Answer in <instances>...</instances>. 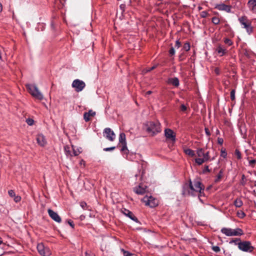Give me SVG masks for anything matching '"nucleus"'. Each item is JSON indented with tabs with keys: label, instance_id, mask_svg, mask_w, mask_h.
I'll return each mask as SVG.
<instances>
[{
	"label": "nucleus",
	"instance_id": "nucleus-1",
	"mask_svg": "<svg viewBox=\"0 0 256 256\" xmlns=\"http://www.w3.org/2000/svg\"><path fill=\"white\" fill-rule=\"evenodd\" d=\"M189 186L188 194L193 196L198 195L200 200L202 201L200 199V196H202V190H204V187L202 183L197 180H194L193 182L190 181Z\"/></svg>",
	"mask_w": 256,
	"mask_h": 256
},
{
	"label": "nucleus",
	"instance_id": "nucleus-2",
	"mask_svg": "<svg viewBox=\"0 0 256 256\" xmlns=\"http://www.w3.org/2000/svg\"><path fill=\"white\" fill-rule=\"evenodd\" d=\"M26 86L29 93L35 98L38 100L44 99V96L38 86L34 84H26Z\"/></svg>",
	"mask_w": 256,
	"mask_h": 256
},
{
	"label": "nucleus",
	"instance_id": "nucleus-3",
	"mask_svg": "<svg viewBox=\"0 0 256 256\" xmlns=\"http://www.w3.org/2000/svg\"><path fill=\"white\" fill-rule=\"evenodd\" d=\"M220 231L228 236H240L244 234L243 230L238 228L235 229L223 228L221 229Z\"/></svg>",
	"mask_w": 256,
	"mask_h": 256
},
{
	"label": "nucleus",
	"instance_id": "nucleus-4",
	"mask_svg": "<svg viewBox=\"0 0 256 256\" xmlns=\"http://www.w3.org/2000/svg\"><path fill=\"white\" fill-rule=\"evenodd\" d=\"M146 129L148 132L154 136L161 130L160 124L158 122H148L146 125Z\"/></svg>",
	"mask_w": 256,
	"mask_h": 256
},
{
	"label": "nucleus",
	"instance_id": "nucleus-5",
	"mask_svg": "<svg viewBox=\"0 0 256 256\" xmlns=\"http://www.w3.org/2000/svg\"><path fill=\"white\" fill-rule=\"evenodd\" d=\"M238 246L240 250L245 252H252L254 249L249 241L240 242H238Z\"/></svg>",
	"mask_w": 256,
	"mask_h": 256
},
{
	"label": "nucleus",
	"instance_id": "nucleus-6",
	"mask_svg": "<svg viewBox=\"0 0 256 256\" xmlns=\"http://www.w3.org/2000/svg\"><path fill=\"white\" fill-rule=\"evenodd\" d=\"M142 200L145 203L146 205L151 208L155 207L158 204V200L151 196H146L142 198Z\"/></svg>",
	"mask_w": 256,
	"mask_h": 256
},
{
	"label": "nucleus",
	"instance_id": "nucleus-7",
	"mask_svg": "<svg viewBox=\"0 0 256 256\" xmlns=\"http://www.w3.org/2000/svg\"><path fill=\"white\" fill-rule=\"evenodd\" d=\"M72 86L74 88L76 92H80L85 88L86 84L82 80L76 79L72 82Z\"/></svg>",
	"mask_w": 256,
	"mask_h": 256
},
{
	"label": "nucleus",
	"instance_id": "nucleus-8",
	"mask_svg": "<svg viewBox=\"0 0 256 256\" xmlns=\"http://www.w3.org/2000/svg\"><path fill=\"white\" fill-rule=\"evenodd\" d=\"M37 249L39 254L42 256H50V249L48 248L44 247L42 243L38 244Z\"/></svg>",
	"mask_w": 256,
	"mask_h": 256
},
{
	"label": "nucleus",
	"instance_id": "nucleus-9",
	"mask_svg": "<svg viewBox=\"0 0 256 256\" xmlns=\"http://www.w3.org/2000/svg\"><path fill=\"white\" fill-rule=\"evenodd\" d=\"M104 136L110 142L114 141L116 138L114 132L110 128H106L104 130Z\"/></svg>",
	"mask_w": 256,
	"mask_h": 256
},
{
	"label": "nucleus",
	"instance_id": "nucleus-10",
	"mask_svg": "<svg viewBox=\"0 0 256 256\" xmlns=\"http://www.w3.org/2000/svg\"><path fill=\"white\" fill-rule=\"evenodd\" d=\"M238 21L244 28L246 29L248 32L250 28V24L249 20L246 16H242L238 18Z\"/></svg>",
	"mask_w": 256,
	"mask_h": 256
},
{
	"label": "nucleus",
	"instance_id": "nucleus-11",
	"mask_svg": "<svg viewBox=\"0 0 256 256\" xmlns=\"http://www.w3.org/2000/svg\"><path fill=\"white\" fill-rule=\"evenodd\" d=\"M50 216L54 221L57 222H60L62 221L61 218L58 214L50 209L48 210Z\"/></svg>",
	"mask_w": 256,
	"mask_h": 256
},
{
	"label": "nucleus",
	"instance_id": "nucleus-12",
	"mask_svg": "<svg viewBox=\"0 0 256 256\" xmlns=\"http://www.w3.org/2000/svg\"><path fill=\"white\" fill-rule=\"evenodd\" d=\"M147 186L140 184L138 187L134 188V191L138 194H144L147 191Z\"/></svg>",
	"mask_w": 256,
	"mask_h": 256
},
{
	"label": "nucleus",
	"instance_id": "nucleus-13",
	"mask_svg": "<svg viewBox=\"0 0 256 256\" xmlns=\"http://www.w3.org/2000/svg\"><path fill=\"white\" fill-rule=\"evenodd\" d=\"M166 137L172 140V142H174L176 140V136L174 134V132L169 128L166 129L164 130Z\"/></svg>",
	"mask_w": 256,
	"mask_h": 256
},
{
	"label": "nucleus",
	"instance_id": "nucleus-14",
	"mask_svg": "<svg viewBox=\"0 0 256 256\" xmlns=\"http://www.w3.org/2000/svg\"><path fill=\"white\" fill-rule=\"evenodd\" d=\"M216 8L220 10H224L228 12H231V6L225 4H218L216 6Z\"/></svg>",
	"mask_w": 256,
	"mask_h": 256
},
{
	"label": "nucleus",
	"instance_id": "nucleus-15",
	"mask_svg": "<svg viewBox=\"0 0 256 256\" xmlns=\"http://www.w3.org/2000/svg\"><path fill=\"white\" fill-rule=\"evenodd\" d=\"M96 115V112L92 110H89L88 112H86L84 114V119L86 122L90 120V117L94 116Z\"/></svg>",
	"mask_w": 256,
	"mask_h": 256
},
{
	"label": "nucleus",
	"instance_id": "nucleus-16",
	"mask_svg": "<svg viewBox=\"0 0 256 256\" xmlns=\"http://www.w3.org/2000/svg\"><path fill=\"white\" fill-rule=\"evenodd\" d=\"M122 212L124 215L130 218L131 220L136 222H139L138 218L134 216L132 212H130L129 210L124 209V211H122Z\"/></svg>",
	"mask_w": 256,
	"mask_h": 256
},
{
	"label": "nucleus",
	"instance_id": "nucleus-17",
	"mask_svg": "<svg viewBox=\"0 0 256 256\" xmlns=\"http://www.w3.org/2000/svg\"><path fill=\"white\" fill-rule=\"evenodd\" d=\"M36 140L38 144L42 146H45L46 142L44 136L42 134H39L37 136Z\"/></svg>",
	"mask_w": 256,
	"mask_h": 256
},
{
	"label": "nucleus",
	"instance_id": "nucleus-18",
	"mask_svg": "<svg viewBox=\"0 0 256 256\" xmlns=\"http://www.w3.org/2000/svg\"><path fill=\"white\" fill-rule=\"evenodd\" d=\"M248 5L253 12H256V0H250L248 2Z\"/></svg>",
	"mask_w": 256,
	"mask_h": 256
},
{
	"label": "nucleus",
	"instance_id": "nucleus-19",
	"mask_svg": "<svg viewBox=\"0 0 256 256\" xmlns=\"http://www.w3.org/2000/svg\"><path fill=\"white\" fill-rule=\"evenodd\" d=\"M64 152L67 156H73L72 154V146H66L64 147Z\"/></svg>",
	"mask_w": 256,
	"mask_h": 256
},
{
	"label": "nucleus",
	"instance_id": "nucleus-20",
	"mask_svg": "<svg viewBox=\"0 0 256 256\" xmlns=\"http://www.w3.org/2000/svg\"><path fill=\"white\" fill-rule=\"evenodd\" d=\"M169 82L176 86H179V80L177 78H174L170 79Z\"/></svg>",
	"mask_w": 256,
	"mask_h": 256
},
{
	"label": "nucleus",
	"instance_id": "nucleus-21",
	"mask_svg": "<svg viewBox=\"0 0 256 256\" xmlns=\"http://www.w3.org/2000/svg\"><path fill=\"white\" fill-rule=\"evenodd\" d=\"M119 142L122 144H126V135L124 133H120L119 136Z\"/></svg>",
	"mask_w": 256,
	"mask_h": 256
},
{
	"label": "nucleus",
	"instance_id": "nucleus-22",
	"mask_svg": "<svg viewBox=\"0 0 256 256\" xmlns=\"http://www.w3.org/2000/svg\"><path fill=\"white\" fill-rule=\"evenodd\" d=\"M216 51L220 56H223L226 52V50L220 46L216 48Z\"/></svg>",
	"mask_w": 256,
	"mask_h": 256
},
{
	"label": "nucleus",
	"instance_id": "nucleus-23",
	"mask_svg": "<svg viewBox=\"0 0 256 256\" xmlns=\"http://www.w3.org/2000/svg\"><path fill=\"white\" fill-rule=\"evenodd\" d=\"M185 154L190 156L193 157L195 156L194 152L191 149L187 148L184 150Z\"/></svg>",
	"mask_w": 256,
	"mask_h": 256
},
{
	"label": "nucleus",
	"instance_id": "nucleus-24",
	"mask_svg": "<svg viewBox=\"0 0 256 256\" xmlns=\"http://www.w3.org/2000/svg\"><path fill=\"white\" fill-rule=\"evenodd\" d=\"M204 152L203 148H198L196 151V154L198 158H204Z\"/></svg>",
	"mask_w": 256,
	"mask_h": 256
},
{
	"label": "nucleus",
	"instance_id": "nucleus-25",
	"mask_svg": "<svg viewBox=\"0 0 256 256\" xmlns=\"http://www.w3.org/2000/svg\"><path fill=\"white\" fill-rule=\"evenodd\" d=\"M206 162V160H204V158H198L195 159V162L198 164V165H201L204 162Z\"/></svg>",
	"mask_w": 256,
	"mask_h": 256
},
{
	"label": "nucleus",
	"instance_id": "nucleus-26",
	"mask_svg": "<svg viewBox=\"0 0 256 256\" xmlns=\"http://www.w3.org/2000/svg\"><path fill=\"white\" fill-rule=\"evenodd\" d=\"M158 66V64H156L154 66H152V68H145L143 70H142V73L144 74H145L147 72H150L151 70L155 69L156 67Z\"/></svg>",
	"mask_w": 256,
	"mask_h": 256
},
{
	"label": "nucleus",
	"instance_id": "nucleus-27",
	"mask_svg": "<svg viewBox=\"0 0 256 256\" xmlns=\"http://www.w3.org/2000/svg\"><path fill=\"white\" fill-rule=\"evenodd\" d=\"M81 148H76V149L74 147L72 146V154L73 156H78L80 152L81 151L80 150Z\"/></svg>",
	"mask_w": 256,
	"mask_h": 256
},
{
	"label": "nucleus",
	"instance_id": "nucleus-28",
	"mask_svg": "<svg viewBox=\"0 0 256 256\" xmlns=\"http://www.w3.org/2000/svg\"><path fill=\"white\" fill-rule=\"evenodd\" d=\"M242 204V202L240 199H236L234 201V205L237 208H240Z\"/></svg>",
	"mask_w": 256,
	"mask_h": 256
},
{
	"label": "nucleus",
	"instance_id": "nucleus-29",
	"mask_svg": "<svg viewBox=\"0 0 256 256\" xmlns=\"http://www.w3.org/2000/svg\"><path fill=\"white\" fill-rule=\"evenodd\" d=\"M223 172L222 170H220L219 172V174H218L217 178L215 180L216 182H218L221 179L222 176Z\"/></svg>",
	"mask_w": 256,
	"mask_h": 256
},
{
	"label": "nucleus",
	"instance_id": "nucleus-30",
	"mask_svg": "<svg viewBox=\"0 0 256 256\" xmlns=\"http://www.w3.org/2000/svg\"><path fill=\"white\" fill-rule=\"evenodd\" d=\"M210 15V14L206 11H202L200 12V16L204 18H206L209 16Z\"/></svg>",
	"mask_w": 256,
	"mask_h": 256
},
{
	"label": "nucleus",
	"instance_id": "nucleus-31",
	"mask_svg": "<svg viewBox=\"0 0 256 256\" xmlns=\"http://www.w3.org/2000/svg\"><path fill=\"white\" fill-rule=\"evenodd\" d=\"M210 158V156H209V152H204V160H206L207 162L209 160Z\"/></svg>",
	"mask_w": 256,
	"mask_h": 256
},
{
	"label": "nucleus",
	"instance_id": "nucleus-32",
	"mask_svg": "<svg viewBox=\"0 0 256 256\" xmlns=\"http://www.w3.org/2000/svg\"><path fill=\"white\" fill-rule=\"evenodd\" d=\"M212 22L215 24H217L219 23L220 22V20L217 17H214L212 18Z\"/></svg>",
	"mask_w": 256,
	"mask_h": 256
},
{
	"label": "nucleus",
	"instance_id": "nucleus-33",
	"mask_svg": "<svg viewBox=\"0 0 256 256\" xmlns=\"http://www.w3.org/2000/svg\"><path fill=\"white\" fill-rule=\"evenodd\" d=\"M184 49L188 51L190 49V44L189 43H186L184 46Z\"/></svg>",
	"mask_w": 256,
	"mask_h": 256
},
{
	"label": "nucleus",
	"instance_id": "nucleus-34",
	"mask_svg": "<svg viewBox=\"0 0 256 256\" xmlns=\"http://www.w3.org/2000/svg\"><path fill=\"white\" fill-rule=\"evenodd\" d=\"M230 98L232 100L235 99V90H232L230 92Z\"/></svg>",
	"mask_w": 256,
	"mask_h": 256
},
{
	"label": "nucleus",
	"instance_id": "nucleus-35",
	"mask_svg": "<svg viewBox=\"0 0 256 256\" xmlns=\"http://www.w3.org/2000/svg\"><path fill=\"white\" fill-rule=\"evenodd\" d=\"M235 154L238 159L241 158V154L239 150H236L235 151Z\"/></svg>",
	"mask_w": 256,
	"mask_h": 256
},
{
	"label": "nucleus",
	"instance_id": "nucleus-36",
	"mask_svg": "<svg viewBox=\"0 0 256 256\" xmlns=\"http://www.w3.org/2000/svg\"><path fill=\"white\" fill-rule=\"evenodd\" d=\"M26 122H27V124L29 125V126H32L34 124V120L32 119H31V118H28L26 120Z\"/></svg>",
	"mask_w": 256,
	"mask_h": 256
},
{
	"label": "nucleus",
	"instance_id": "nucleus-37",
	"mask_svg": "<svg viewBox=\"0 0 256 256\" xmlns=\"http://www.w3.org/2000/svg\"><path fill=\"white\" fill-rule=\"evenodd\" d=\"M224 42L225 44H228V46H230L232 44V40L230 39L227 38L224 40Z\"/></svg>",
	"mask_w": 256,
	"mask_h": 256
},
{
	"label": "nucleus",
	"instance_id": "nucleus-38",
	"mask_svg": "<svg viewBox=\"0 0 256 256\" xmlns=\"http://www.w3.org/2000/svg\"><path fill=\"white\" fill-rule=\"evenodd\" d=\"M8 194L10 197H14L16 196L15 192L13 190H10Z\"/></svg>",
	"mask_w": 256,
	"mask_h": 256
},
{
	"label": "nucleus",
	"instance_id": "nucleus-39",
	"mask_svg": "<svg viewBox=\"0 0 256 256\" xmlns=\"http://www.w3.org/2000/svg\"><path fill=\"white\" fill-rule=\"evenodd\" d=\"M238 241H240V238H236L230 241V244L234 243L236 244H238L237 242Z\"/></svg>",
	"mask_w": 256,
	"mask_h": 256
},
{
	"label": "nucleus",
	"instance_id": "nucleus-40",
	"mask_svg": "<svg viewBox=\"0 0 256 256\" xmlns=\"http://www.w3.org/2000/svg\"><path fill=\"white\" fill-rule=\"evenodd\" d=\"M212 249L216 252H218L220 251V248L218 246H212Z\"/></svg>",
	"mask_w": 256,
	"mask_h": 256
},
{
	"label": "nucleus",
	"instance_id": "nucleus-41",
	"mask_svg": "<svg viewBox=\"0 0 256 256\" xmlns=\"http://www.w3.org/2000/svg\"><path fill=\"white\" fill-rule=\"evenodd\" d=\"M115 148H116L115 146H112V147H110V148H104V150L106 151V152L111 151V150H114Z\"/></svg>",
	"mask_w": 256,
	"mask_h": 256
},
{
	"label": "nucleus",
	"instance_id": "nucleus-42",
	"mask_svg": "<svg viewBox=\"0 0 256 256\" xmlns=\"http://www.w3.org/2000/svg\"><path fill=\"white\" fill-rule=\"evenodd\" d=\"M20 200H21V198H20V196H16L14 197V200L16 202H19Z\"/></svg>",
	"mask_w": 256,
	"mask_h": 256
},
{
	"label": "nucleus",
	"instance_id": "nucleus-43",
	"mask_svg": "<svg viewBox=\"0 0 256 256\" xmlns=\"http://www.w3.org/2000/svg\"><path fill=\"white\" fill-rule=\"evenodd\" d=\"M122 250L124 252V256H132L133 254H131L128 251L124 250Z\"/></svg>",
	"mask_w": 256,
	"mask_h": 256
},
{
	"label": "nucleus",
	"instance_id": "nucleus-44",
	"mask_svg": "<svg viewBox=\"0 0 256 256\" xmlns=\"http://www.w3.org/2000/svg\"><path fill=\"white\" fill-rule=\"evenodd\" d=\"M169 52H170V55H171V56H173L174 54L175 50L173 47H172L170 48V50Z\"/></svg>",
	"mask_w": 256,
	"mask_h": 256
},
{
	"label": "nucleus",
	"instance_id": "nucleus-45",
	"mask_svg": "<svg viewBox=\"0 0 256 256\" xmlns=\"http://www.w3.org/2000/svg\"><path fill=\"white\" fill-rule=\"evenodd\" d=\"M122 148H121V151L124 152L125 150H127V146H126V143L122 144Z\"/></svg>",
	"mask_w": 256,
	"mask_h": 256
},
{
	"label": "nucleus",
	"instance_id": "nucleus-46",
	"mask_svg": "<svg viewBox=\"0 0 256 256\" xmlns=\"http://www.w3.org/2000/svg\"><path fill=\"white\" fill-rule=\"evenodd\" d=\"M238 217L240 218H243L246 216L244 212H238Z\"/></svg>",
	"mask_w": 256,
	"mask_h": 256
},
{
	"label": "nucleus",
	"instance_id": "nucleus-47",
	"mask_svg": "<svg viewBox=\"0 0 256 256\" xmlns=\"http://www.w3.org/2000/svg\"><path fill=\"white\" fill-rule=\"evenodd\" d=\"M180 110L184 112L186 110L187 107L184 104H182L180 106Z\"/></svg>",
	"mask_w": 256,
	"mask_h": 256
},
{
	"label": "nucleus",
	"instance_id": "nucleus-48",
	"mask_svg": "<svg viewBox=\"0 0 256 256\" xmlns=\"http://www.w3.org/2000/svg\"><path fill=\"white\" fill-rule=\"evenodd\" d=\"M80 205L81 207L84 210L86 209V208L87 206V204L85 202H81Z\"/></svg>",
	"mask_w": 256,
	"mask_h": 256
},
{
	"label": "nucleus",
	"instance_id": "nucleus-49",
	"mask_svg": "<svg viewBox=\"0 0 256 256\" xmlns=\"http://www.w3.org/2000/svg\"><path fill=\"white\" fill-rule=\"evenodd\" d=\"M256 160H252L249 162V164L250 166H254L256 164Z\"/></svg>",
	"mask_w": 256,
	"mask_h": 256
},
{
	"label": "nucleus",
	"instance_id": "nucleus-50",
	"mask_svg": "<svg viewBox=\"0 0 256 256\" xmlns=\"http://www.w3.org/2000/svg\"><path fill=\"white\" fill-rule=\"evenodd\" d=\"M204 130H205V132H206V134L208 136H210V130H209L208 128H205V129H204Z\"/></svg>",
	"mask_w": 256,
	"mask_h": 256
},
{
	"label": "nucleus",
	"instance_id": "nucleus-51",
	"mask_svg": "<svg viewBox=\"0 0 256 256\" xmlns=\"http://www.w3.org/2000/svg\"><path fill=\"white\" fill-rule=\"evenodd\" d=\"M68 224L72 228H74V224L73 223V222L70 220L68 221Z\"/></svg>",
	"mask_w": 256,
	"mask_h": 256
},
{
	"label": "nucleus",
	"instance_id": "nucleus-52",
	"mask_svg": "<svg viewBox=\"0 0 256 256\" xmlns=\"http://www.w3.org/2000/svg\"><path fill=\"white\" fill-rule=\"evenodd\" d=\"M218 143L220 144H222L223 142H224L223 139L222 138H218Z\"/></svg>",
	"mask_w": 256,
	"mask_h": 256
},
{
	"label": "nucleus",
	"instance_id": "nucleus-53",
	"mask_svg": "<svg viewBox=\"0 0 256 256\" xmlns=\"http://www.w3.org/2000/svg\"><path fill=\"white\" fill-rule=\"evenodd\" d=\"M180 43L178 40L176 41V46L178 48H180Z\"/></svg>",
	"mask_w": 256,
	"mask_h": 256
},
{
	"label": "nucleus",
	"instance_id": "nucleus-54",
	"mask_svg": "<svg viewBox=\"0 0 256 256\" xmlns=\"http://www.w3.org/2000/svg\"><path fill=\"white\" fill-rule=\"evenodd\" d=\"M210 172V170L208 169V166H206L204 167V172Z\"/></svg>",
	"mask_w": 256,
	"mask_h": 256
},
{
	"label": "nucleus",
	"instance_id": "nucleus-55",
	"mask_svg": "<svg viewBox=\"0 0 256 256\" xmlns=\"http://www.w3.org/2000/svg\"><path fill=\"white\" fill-rule=\"evenodd\" d=\"M221 156L224 158L226 156V153L224 151H222Z\"/></svg>",
	"mask_w": 256,
	"mask_h": 256
},
{
	"label": "nucleus",
	"instance_id": "nucleus-56",
	"mask_svg": "<svg viewBox=\"0 0 256 256\" xmlns=\"http://www.w3.org/2000/svg\"><path fill=\"white\" fill-rule=\"evenodd\" d=\"M152 93V92L150 90H149L146 92V95H149V94H150Z\"/></svg>",
	"mask_w": 256,
	"mask_h": 256
},
{
	"label": "nucleus",
	"instance_id": "nucleus-57",
	"mask_svg": "<svg viewBox=\"0 0 256 256\" xmlns=\"http://www.w3.org/2000/svg\"><path fill=\"white\" fill-rule=\"evenodd\" d=\"M2 4L0 2V12H2Z\"/></svg>",
	"mask_w": 256,
	"mask_h": 256
},
{
	"label": "nucleus",
	"instance_id": "nucleus-58",
	"mask_svg": "<svg viewBox=\"0 0 256 256\" xmlns=\"http://www.w3.org/2000/svg\"><path fill=\"white\" fill-rule=\"evenodd\" d=\"M2 243V240L1 238H0V244Z\"/></svg>",
	"mask_w": 256,
	"mask_h": 256
},
{
	"label": "nucleus",
	"instance_id": "nucleus-59",
	"mask_svg": "<svg viewBox=\"0 0 256 256\" xmlns=\"http://www.w3.org/2000/svg\"><path fill=\"white\" fill-rule=\"evenodd\" d=\"M86 256H90L87 252H86Z\"/></svg>",
	"mask_w": 256,
	"mask_h": 256
},
{
	"label": "nucleus",
	"instance_id": "nucleus-60",
	"mask_svg": "<svg viewBox=\"0 0 256 256\" xmlns=\"http://www.w3.org/2000/svg\"><path fill=\"white\" fill-rule=\"evenodd\" d=\"M82 162H84L83 160H82L80 164H82Z\"/></svg>",
	"mask_w": 256,
	"mask_h": 256
},
{
	"label": "nucleus",
	"instance_id": "nucleus-61",
	"mask_svg": "<svg viewBox=\"0 0 256 256\" xmlns=\"http://www.w3.org/2000/svg\"><path fill=\"white\" fill-rule=\"evenodd\" d=\"M254 186H256V181L255 182V183H254Z\"/></svg>",
	"mask_w": 256,
	"mask_h": 256
},
{
	"label": "nucleus",
	"instance_id": "nucleus-62",
	"mask_svg": "<svg viewBox=\"0 0 256 256\" xmlns=\"http://www.w3.org/2000/svg\"><path fill=\"white\" fill-rule=\"evenodd\" d=\"M132 256H136V255H135V254H133Z\"/></svg>",
	"mask_w": 256,
	"mask_h": 256
},
{
	"label": "nucleus",
	"instance_id": "nucleus-63",
	"mask_svg": "<svg viewBox=\"0 0 256 256\" xmlns=\"http://www.w3.org/2000/svg\"><path fill=\"white\" fill-rule=\"evenodd\" d=\"M199 10H201L202 9V8L201 7H199Z\"/></svg>",
	"mask_w": 256,
	"mask_h": 256
}]
</instances>
